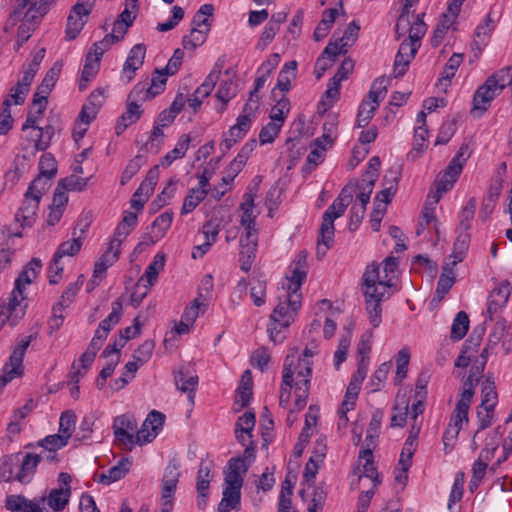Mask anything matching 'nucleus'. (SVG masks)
<instances>
[{"mask_svg":"<svg viewBox=\"0 0 512 512\" xmlns=\"http://www.w3.org/2000/svg\"><path fill=\"white\" fill-rule=\"evenodd\" d=\"M398 260L388 256L381 264H369L362 276V291L365 297L366 311L373 327L382 321L381 303L395 291Z\"/></svg>","mask_w":512,"mask_h":512,"instance_id":"f257e3e1","label":"nucleus"},{"mask_svg":"<svg viewBox=\"0 0 512 512\" xmlns=\"http://www.w3.org/2000/svg\"><path fill=\"white\" fill-rule=\"evenodd\" d=\"M297 362L294 353L287 355L282 370V383L280 387L279 404L287 408L291 398V390H294L295 406L302 410L307 403L312 376L311 363Z\"/></svg>","mask_w":512,"mask_h":512,"instance_id":"f03ea898","label":"nucleus"},{"mask_svg":"<svg viewBox=\"0 0 512 512\" xmlns=\"http://www.w3.org/2000/svg\"><path fill=\"white\" fill-rule=\"evenodd\" d=\"M357 191V199L359 200L358 205H363L366 208V205L370 201V196L373 191V188L370 186H364L361 184L354 186L348 185L338 197L333 201V203L326 209L322 217V224L320 228V236L318 239V247L317 253H321V245L324 246V250L322 251L325 254L326 250L332 246L334 240V221L341 217L346 208L352 202L353 192Z\"/></svg>","mask_w":512,"mask_h":512,"instance_id":"7ed1b4c3","label":"nucleus"},{"mask_svg":"<svg viewBox=\"0 0 512 512\" xmlns=\"http://www.w3.org/2000/svg\"><path fill=\"white\" fill-rule=\"evenodd\" d=\"M308 272L307 253L300 251L291 262L286 277L277 289V300L291 302L292 304L302 303L301 286L305 282Z\"/></svg>","mask_w":512,"mask_h":512,"instance_id":"20e7f679","label":"nucleus"},{"mask_svg":"<svg viewBox=\"0 0 512 512\" xmlns=\"http://www.w3.org/2000/svg\"><path fill=\"white\" fill-rule=\"evenodd\" d=\"M300 307V304L294 305L288 301L277 300V304L273 309L267 324L269 339L274 344L284 341L286 337L285 331L295 320Z\"/></svg>","mask_w":512,"mask_h":512,"instance_id":"39448f33","label":"nucleus"},{"mask_svg":"<svg viewBox=\"0 0 512 512\" xmlns=\"http://www.w3.org/2000/svg\"><path fill=\"white\" fill-rule=\"evenodd\" d=\"M469 148L467 145H462L456 155L450 161L448 167L439 176L435 184V191L428 194V201L432 200V204L436 205L441 199L442 195L449 191L454 183L457 181L459 175L462 172L463 165L469 158Z\"/></svg>","mask_w":512,"mask_h":512,"instance_id":"423d86ee","label":"nucleus"},{"mask_svg":"<svg viewBox=\"0 0 512 512\" xmlns=\"http://www.w3.org/2000/svg\"><path fill=\"white\" fill-rule=\"evenodd\" d=\"M507 82L506 72L497 71L489 76L474 94L472 111L478 112L481 116L489 108L493 99L507 86Z\"/></svg>","mask_w":512,"mask_h":512,"instance_id":"0eeeda50","label":"nucleus"},{"mask_svg":"<svg viewBox=\"0 0 512 512\" xmlns=\"http://www.w3.org/2000/svg\"><path fill=\"white\" fill-rule=\"evenodd\" d=\"M388 79L385 77L377 78L371 85L367 96L361 102L357 113V126L366 127L373 118L380 102L387 93Z\"/></svg>","mask_w":512,"mask_h":512,"instance_id":"6e6552de","label":"nucleus"},{"mask_svg":"<svg viewBox=\"0 0 512 512\" xmlns=\"http://www.w3.org/2000/svg\"><path fill=\"white\" fill-rule=\"evenodd\" d=\"M35 339V335L22 337L15 345L9 361L4 364L0 374V385L5 386L13 379L22 376L24 372L23 358L30 343Z\"/></svg>","mask_w":512,"mask_h":512,"instance_id":"1a4fd4ad","label":"nucleus"},{"mask_svg":"<svg viewBox=\"0 0 512 512\" xmlns=\"http://www.w3.org/2000/svg\"><path fill=\"white\" fill-rule=\"evenodd\" d=\"M27 307L26 294L13 288L8 298L0 305V327L5 324L15 326L24 317Z\"/></svg>","mask_w":512,"mask_h":512,"instance_id":"9d476101","label":"nucleus"},{"mask_svg":"<svg viewBox=\"0 0 512 512\" xmlns=\"http://www.w3.org/2000/svg\"><path fill=\"white\" fill-rule=\"evenodd\" d=\"M180 465L171 460L166 466L162 478L161 512H171L174 506V494L179 482Z\"/></svg>","mask_w":512,"mask_h":512,"instance_id":"9b49d317","label":"nucleus"},{"mask_svg":"<svg viewBox=\"0 0 512 512\" xmlns=\"http://www.w3.org/2000/svg\"><path fill=\"white\" fill-rule=\"evenodd\" d=\"M113 430L118 445L131 450L137 440V423L133 417L121 415L114 419Z\"/></svg>","mask_w":512,"mask_h":512,"instance_id":"f8f14e48","label":"nucleus"},{"mask_svg":"<svg viewBox=\"0 0 512 512\" xmlns=\"http://www.w3.org/2000/svg\"><path fill=\"white\" fill-rule=\"evenodd\" d=\"M393 411L394 414L391 417V426L403 427L408 417L416 421L417 417L423 413L424 405L422 400L418 399L410 408L406 396L398 394L395 399Z\"/></svg>","mask_w":512,"mask_h":512,"instance_id":"ddd939ff","label":"nucleus"},{"mask_svg":"<svg viewBox=\"0 0 512 512\" xmlns=\"http://www.w3.org/2000/svg\"><path fill=\"white\" fill-rule=\"evenodd\" d=\"M239 225L243 229L241 235H247V238H251L252 235H258L259 230L256 226V219L258 212L255 210L254 196L251 193H245L243 201L239 205Z\"/></svg>","mask_w":512,"mask_h":512,"instance_id":"4468645a","label":"nucleus"},{"mask_svg":"<svg viewBox=\"0 0 512 512\" xmlns=\"http://www.w3.org/2000/svg\"><path fill=\"white\" fill-rule=\"evenodd\" d=\"M360 26L352 21L345 29L343 35L339 38L333 36L328 45L324 49V54L329 57L336 58L338 55L345 54L347 49L351 47L358 38Z\"/></svg>","mask_w":512,"mask_h":512,"instance_id":"2eb2a0df","label":"nucleus"},{"mask_svg":"<svg viewBox=\"0 0 512 512\" xmlns=\"http://www.w3.org/2000/svg\"><path fill=\"white\" fill-rule=\"evenodd\" d=\"M223 64V61L218 60L215 63L211 72L206 77L205 81L195 90L192 96L188 98V105L194 112H196L200 108L203 99L209 96L210 93L212 92L221 74Z\"/></svg>","mask_w":512,"mask_h":512,"instance_id":"dca6fc26","label":"nucleus"},{"mask_svg":"<svg viewBox=\"0 0 512 512\" xmlns=\"http://www.w3.org/2000/svg\"><path fill=\"white\" fill-rule=\"evenodd\" d=\"M165 415L157 410H152L144 420L141 429L137 431L139 445L152 442L163 428Z\"/></svg>","mask_w":512,"mask_h":512,"instance_id":"f3484780","label":"nucleus"},{"mask_svg":"<svg viewBox=\"0 0 512 512\" xmlns=\"http://www.w3.org/2000/svg\"><path fill=\"white\" fill-rule=\"evenodd\" d=\"M474 391H472V380L465 381L460 399L456 403L453 414L450 418V425H455L457 428H462L463 423L468 422V411L472 402Z\"/></svg>","mask_w":512,"mask_h":512,"instance_id":"a211bd4d","label":"nucleus"},{"mask_svg":"<svg viewBox=\"0 0 512 512\" xmlns=\"http://www.w3.org/2000/svg\"><path fill=\"white\" fill-rule=\"evenodd\" d=\"M37 119L38 117H36V115L30 114L23 125V130L30 128L29 137L34 142V147L38 151H44L51 143L54 128L52 126H46L45 128L38 127L36 125Z\"/></svg>","mask_w":512,"mask_h":512,"instance_id":"6ab92c4d","label":"nucleus"},{"mask_svg":"<svg viewBox=\"0 0 512 512\" xmlns=\"http://www.w3.org/2000/svg\"><path fill=\"white\" fill-rule=\"evenodd\" d=\"M138 222L137 214L134 212L126 211L121 222L117 225L114 230L113 236L111 237L108 247L110 250L121 253V245L127 238V236L136 227Z\"/></svg>","mask_w":512,"mask_h":512,"instance_id":"aec40b11","label":"nucleus"},{"mask_svg":"<svg viewBox=\"0 0 512 512\" xmlns=\"http://www.w3.org/2000/svg\"><path fill=\"white\" fill-rule=\"evenodd\" d=\"M5 507L11 512H47L43 497L30 500L22 495H10L6 498Z\"/></svg>","mask_w":512,"mask_h":512,"instance_id":"412c9836","label":"nucleus"},{"mask_svg":"<svg viewBox=\"0 0 512 512\" xmlns=\"http://www.w3.org/2000/svg\"><path fill=\"white\" fill-rule=\"evenodd\" d=\"M359 465L362 468L359 469L358 481L359 483H363L364 481H369L371 487L376 488L379 484H381V479L379 477L377 468L373 462V453L370 448H365L359 453Z\"/></svg>","mask_w":512,"mask_h":512,"instance_id":"4be33fe9","label":"nucleus"},{"mask_svg":"<svg viewBox=\"0 0 512 512\" xmlns=\"http://www.w3.org/2000/svg\"><path fill=\"white\" fill-rule=\"evenodd\" d=\"M145 55L146 47L144 44H136L130 49L121 71V80L123 82L129 83L134 78L135 72L144 63Z\"/></svg>","mask_w":512,"mask_h":512,"instance_id":"5701e85b","label":"nucleus"},{"mask_svg":"<svg viewBox=\"0 0 512 512\" xmlns=\"http://www.w3.org/2000/svg\"><path fill=\"white\" fill-rule=\"evenodd\" d=\"M510 294L511 285L508 281L501 282L491 291L487 300V314L490 320L506 306Z\"/></svg>","mask_w":512,"mask_h":512,"instance_id":"b1692460","label":"nucleus"},{"mask_svg":"<svg viewBox=\"0 0 512 512\" xmlns=\"http://www.w3.org/2000/svg\"><path fill=\"white\" fill-rule=\"evenodd\" d=\"M419 47L420 43H416L408 39L401 43L394 62V73L396 76H402L405 74Z\"/></svg>","mask_w":512,"mask_h":512,"instance_id":"393cba45","label":"nucleus"},{"mask_svg":"<svg viewBox=\"0 0 512 512\" xmlns=\"http://www.w3.org/2000/svg\"><path fill=\"white\" fill-rule=\"evenodd\" d=\"M112 311L111 313L103 319L96 329L93 339L99 341L100 343H104L109 332L112 328L117 325L122 317V302L121 300H116L111 304Z\"/></svg>","mask_w":512,"mask_h":512,"instance_id":"a878e982","label":"nucleus"},{"mask_svg":"<svg viewBox=\"0 0 512 512\" xmlns=\"http://www.w3.org/2000/svg\"><path fill=\"white\" fill-rule=\"evenodd\" d=\"M239 244L240 268L242 271L248 272L256 258L258 235H252L251 238H247V235H240Z\"/></svg>","mask_w":512,"mask_h":512,"instance_id":"bb28decb","label":"nucleus"},{"mask_svg":"<svg viewBox=\"0 0 512 512\" xmlns=\"http://www.w3.org/2000/svg\"><path fill=\"white\" fill-rule=\"evenodd\" d=\"M39 202L36 198L24 195V200L15 214V219L21 227H31L35 223Z\"/></svg>","mask_w":512,"mask_h":512,"instance_id":"cd10ccee","label":"nucleus"},{"mask_svg":"<svg viewBox=\"0 0 512 512\" xmlns=\"http://www.w3.org/2000/svg\"><path fill=\"white\" fill-rule=\"evenodd\" d=\"M166 71H156L151 79V84L147 88L145 84H137L129 94L132 98L135 94H144L145 98H153L160 94L166 85L167 76Z\"/></svg>","mask_w":512,"mask_h":512,"instance_id":"c85d7f7f","label":"nucleus"},{"mask_svg":"<svg viewBox=\"0 0 512 512\" xmlns=\"http://www.w3.org/2000/svg\"><path fill=\"white\" fill-rule=\"evenodd\" d=\"M247 471V464L240 458H231L228 461L225 471L224 483L228 487L241 488L243 485V475Z\"/></svg>","mask_w":512,"mask_h":512,"instance_id":"c756f323","label":"nucleus"},{"mask_svg":"<svg viewBox=\"0 0 512 512\" xmlns=\"http://www.w3.org/2000/svg\"><path fill=\"white\" fill-rule=\"evenodd\" d=\"M42 269V262L38 258H33L26 264L23 271L16 278L14 289H18L25 294L26 288L37 278Z\"/></svg>","mask_w":512,"mask_h":512,"instance_id":"7c9ffc66","label":"nucleus"},{"mask_svg":"<svg viewBox=\"0 0 512 512\" xmlns=\"http://www.w3.org/2000/svg\"><path fill=\"white\" fill-rule=\"evenodd\" d=\"M89 14L74 6L72 7L66 25V38L68 40H73L79 35L88 20Z\"/></svg>","mask_w":512,"mask_h":512,"instance_id":"2f4dec72","label":"nucleus"},{"mask_svg":"<svg viewBox=\"0 0 512 512\" xmlns=\"http://www.w3.org/2000/svg\"><path fill=\"white\" fill-rule=\"evenodd\" d=\"M83 276L80 275L78 279L70 283L68 287L65 289L63 294L61 295L60 301L53 307V316L54 318L62 319L61 312L64 308L70 306V304L74 301L75 296L80 291L83 285Z\"/></svg>","mask_w":512,"mask_h":512,"instance_id":"473e14b6","label":"nucleus"},{"mask_svg":"<svg viewBox=\"0 0 512 512\" xmlns=\"http://www.w3.org/2000/svg\"><path fill=\"white\" fill-rule=\"evenodd\" d=\"M165 265V254L157 253L152 262L146 268L144 274L141 276L137 283V288L139 289L141 285H147L151 287L156 282L160 271L164 269Z\"/></svg>","mask_w":512,"mask_h":512,"instance_id":"72a5a7b5","label":"nucleus"},{"mask_svg":"<svg viewBox=\"0 0 512 512\" xmlns=\"http://www.w3.org/2000/svg\"><path fill=\"white\" fill-rule=\"evenodd\" d=\"M140 96L135 94L132 98H129V103L125 113L122 114L116 125V133L121 134L128 126L136 123L142 115V110L139 104L134 102V99Z\"/></svg>","mask_w":512,"mask_h":512,"instance_id":"f704fd0d","label":"nucleus"},{"mask_svg":"<svg viewBox=\"0 0 512 512\" xmlns=\"http://www.w3.org/2000/svg\"><path fill=\"white\" fill-rule=\"evenodd\" d=\"M175 384L178 390L187 393L189 402L193 405L198 386V376L179 371L175 374Z\"/></svg>","mask_w":512,"mask_h":512,"instance_id":"c9c22d12","label":"nucleus"},{"mask_svg":"<svg viewBox=\"0 0 512 512\" xmlns=\"http://www.w3.org/2000/svg\"><path fill=\"white\" fill-rule=\"evenodd\" d=\"M131 467V461L128 458L121 459L116 465L109 468L99 476L98 482L109 485L116 482L128 473Z\"/></svg>","mask_w":512,"mask_h":512,"instance_id":"e433bc0d","label":"nucleus"},{"mask_svg":"<svg viewBox=\"0 0 512 512\" xmlns=\"http://www.w3.org/2000/svg\"><path fill=\"white\" fill-rule=\"evenodd\" d=\"M419 431L420 426H416L415 424H413L411 434L404 443V447L402 449L398 463L400 467H403V470H409L411 466V459L417 447L416 438L418 436Z\"/></svg>","mask_w":512,"mask_h":512,"instance_id":"4c0bfd02","label":"nucleus"},{"mask_svg":"<svg viewBox=\"0 0 512 512\" xmlns=\"http://www.w3.org/2000/svg\"><path fill=\"white\" fill-rule=\"evenodd\" d=\"M437 222L438 221L435 215V205L432 204V200H427L419 217L416 234L418 236H423L425 230L429 229L430 227L434 228L437 232Z\"/></svg>","mask_w":512,"mask_h":512,"instance_id":"58836bf2","label":"nucleus"},{"mask_svg":"<svg viewBox=\"0 0 512 512\" xmlns=\"http://www.w3.org/2000/svg\"><path fill=\"white\" fill-rule=\"evenodd\" d=\"M103 102V92L101 90H96L91 93L89 97V103L84 105L82 111L79 115V118L85 126H88L89 123L95 118L99 107Z\"/></svg>","mask_w":512,"mask_h":512,"instance_id":"ea45409f","label":"nucleus"},{"mask_svg":"<svg viewBox=\"0 0 512 512\" xmlns=\"http://www.w3.org/2000/svg\"><path fill=\"white\" fill-rule=\"evenodd\" d=\"M469 243H470V234L469 233L457 232V237H456V240L453 245V250L449 257L450 259H452V261L450 263H446V265L447 266L448 265L455 266L459 262H462L466 256L467 251H468Z\"/></svg>","mask_w":512,"mask_h":512,"instance_id":"a19ab883","label":"nucleus"},{"mask_svg":"<svg viewBox=\"0 0 512 512\" xmlns=\"http://www.w3.org/2000/svg\"><path fill=\"white\" fill-rule=\"evenodd\" d=\"M100 67V58L88 52L85 64L82 69L81 78L79 80V89L84 90L88 83L95 77Z\"/></svg>","mask_w":512,"mask_h":512,"instance_id":"79ce46f5","label":"nucleus"},{"mask_svg":"<svg viewBox=\"0 0 512 512\" xmlns=\"http://www.w3.org/2000/svg\"><path fill=\"white\" fill-rule=\"evenodd\" d=\"M211 471L209 466L201 464L197 475L198 506L203 508L206 505L209 484L211 481Z\"/></svg>","mask_w":512,"mask_h":512,"instance_id":"37998d69","label":"nucleus"},{"mask_svg":"<svg viewBox=\"0 0 512 512\" xmlns=\"http://www.w3.org/2000/svg\"><path fill=\"white\" fill-rule=\"evenodd\" d=\"M191 138L187 134H183L178 139L173 150L168 152L162 159L161 165L169 167L175 160L181 159L186 155L189 149Z\"/></svg>","mask_w":512,"mask_h":512,"instance_id":"c03bdc74","label":"nucleus"},{"mask_svg":"<svg viewBox=\"0 0 512 512\" xmlns=\"http://www.w3.org/2000/svg\"><path fill=\"white\" fill-rule=\"evenodd\" d=\"M241 488L225 486L223 497L218 505V512H230L240 506Z\"/></svg>","mask_w":512,"mask_h":512,"instance_id":"a18cd8bd","label":"nucleus"},{"mask_svg":"<svg viewBox=\"0 0 512 512\" xmlns=\"http://www.w3.org/2000/svg\"><path fill=\"white\" fill-rule=\"evenodd\" d=\"M40 460V455L26 454L22 460L20 471L17 474V480L21 483L30 482Z\"/></svg>","mask_w":512,"mask_h":512,"instance_id":"49530a36","label":"nucleus"},{"mask_svg":"<svg viewBox=\"0 0 512 512\" xmlns=\"http://www.w3.org/2000/svg\"><path fill=\"white\" fill-rule=\"evenodd\" d=\"M477 202L474 197L470 198L465 206L461 209L458 220L459 224L457 227V232H464L468 233L469 229L471 228L472 221L475 216Z\"/></svg>","mask_w":512,"mask_h":512,"instance_id":"de8ad7c7","label":"nucleus"},{"mask_svg":"<svg viewBox=\"0 0 512 512\" xmlns=\"http://www.w3.org/2000/svg\"><path fill=\"white\" fill-rule=\"evenodd\" d=\"M296 74L297 62L293 60L285 63L278 75L277 88L282 92H287L291 87V81L296 78Z\"/></svg>","mask_w":512,"mask_h":512,"instance_id":"09e8293b","label":"nucleus"},{"mask_svg":"<svg viewBox=\"0 0 512 512\" xmlns=\"http://www.w3.org/2000/svg\"><path fill=\"white\" fill-rule=\"evenodd\" d=\"M119 256V252L110 250V247H107L102 256L96 261L94 265L93 275L95 277L103 279L107 269L111 267L119 259Z\"/></svg>","mask_w":512,"mask_h":512,"instance_id":"8fccbe9b","label":"nucleus"},{"mask_svg":"<svg viewBox=\"0 0 512 512\" xmlns=\"http://www.w3.org/2000/svg\"><path fill=\"white\" fill-rule=\"evenodd\" d=\"M70 487L53 489L47 498V504L53 511H61L67 505L70 498Z\"/></svg>","mask_w":512,"mask_h":512,"instance_id":"3c124183","label":"nucleus"},{"mask_svg":"<svg viewBox=\"0 0 512 512\" xmlns=\"http://www.w3.org/2000/svg\"><path fill=\"white\" fill-rule=\"evenodd\" d=\"M328 146L329 145L324 143L320 138H317L312 142L311 151L306 159L307 169L312 170L323 161Z\"/></svg>","mask_w":512,"mask_h":512,"instance_id":"603ef678","label":"nucleus"},{"mask_svg":"<svg viewBox=\"0 0 512 512\" xmlns=\"http://www.w3.org/2000/svg\"><path fill=\"white\" fill-rule=\"evenodd\" d=\"M72 235V239L64 241L59 245L54 254L57 258L62 259L64 256L73 257L80 251L83 238L81 235L76 236V232H73Z\"/></svg>","mask_w":512,"mask_h":512,"instance_id":"864d4df0","label":"nucleus"},{"mask_svg":"<svg viewBox=\"0 0 512 512\" xmlns=\"http://www.w3.org/2000/svg\"><path fill=\"white\" fill-rule=\"evenodd\" d=\"M457 17H452V15L448 12H445L442 14L436 28L433 32L432 37V46L437 47L442 42L445 34L448 32V30L453 26L455 23Z\"/></svg>","mask_w":512,"mask_h":512,"instance_id":"5fc2aeb1","label":"nucleus"},{"mask_svg":"<svg viewBox=\"0 0 512 512\" xmlns=\"http://www.w3.org/2000/svg\"><path fill=\"white\" fill-rule=\"evenodd\" d=\"M207 306V299L204 296V294L200 292L198 296L193 300L191 305L185 308L182 318L194 324L199 314L203 313L206 310Z\"/></svg>","mask_w":512,"mask_h":512,"instance_id":"6e6d98bb","label":"nucleus"},{"mask_svg":"<svg viewBox=\"0 0 512 512\" xmlns=\"http://www.w3.org/2000/svg\"><path fill=\"white\" fill-rule=\"evenodd\" d=\"M172 220L173 213L171 211H165L156 217L152 224V237L155 239V241H158L164 237L172 224Z\"/></svg>","mask_w":512,"mask_h":512,"instance_id":"4d7b16f0","label":"nucleus"},{"mask_svg":"<svg viewBox=\"0 0 512 512\" xmlns=\"http://www.w3.org/2000/svg\"><path fill=\"white\" fill-rule=\"evenodd\" d=\"M351 339V328H345V332L342 334L337 349L334 353V366L336 369H339L340 365L346 360L348 349L351 344Z\"/></svg>","mask_w":512,"mask_h":512,"instance_id":"13d9d810","label":"nucleus"},{"mask_svg":"<svg viewBox=\"0 0 512 512\" xmlns=\"http://www.w3.org/2000/svg\"><path fill=\"white\" fill-rule=\"evenodd\" d=\"M469 317L466 312L459 311L451 326V339L459 341L466 335L469 329Z\"/></svg>","mask_w":512,"mask_h":512,"instance_id":"bf43d9fd","label":"nucleus"},{"mask_svg":"<svg viewBox=\"0 0 512 512\" xmlns=\"http://www.w3.org/2000/svg\"><path fill=\"white\" fill-rule=\"evenodd\" d=\"M501 438V427L491 430L486 438L485 446L479 455H482V458L491 460L494 457L495 451L498 449Z\"/></svg>","mask_w":512,"mask_h":512,"instance_id":"052dcab7","label":"nucleus"},{"mask_svg":"<svg viewBox=\"0 0 512 512\" xmlns=\"http://www.w3.org/2000/svg\"><path fill=\"white\" fill-rule=\"evenodd\" d=\"M208 32L209 28H191L190 34L183 37L182 45L184 49L194 50L201 46L206 41Z\"/></svg>","mask_w":512,"mask_h":512,"instance_id":"680f3d73","label":"nucleus"},{"mask_svg":"<svg viewBox=\"0 0 512 512\" xmlns=\"http://www.w3.org/2000/svg\"><path fill=\"white\" fill-rule=\"evenodd\" d=\"M207 192L202 189H191L184 199L181 214L186 215L192 212L205 199Z\"/></svg>","mask_w":512,"mask_h":512,"instance_id":"e2e57ef3","label":"nucleus"},{"mask_svg":"<svg viewBox=\"0 0 512 512\" xmlns=\"http://www.w3.org/2000/svg\"><path fill=\"white\" fill-rule=\"evenodd\" d=\"M381 422L382 413L375 412L370 420L369 427L367 429V434L365 438L366 448H370L372 450L376 446V439L379 436Z\"/></svg>","mask_w":512,"mask_h":512,"instance_id":"0e129e2a","label":"nucleus"},{"mask_svg":"<svg viewBox=\"0 0 512 512\" xmlns=\"http://www.w3.org/2000/svg\"><path fill=\"white\" fill-rule=\"evenodd\" d=\"M50 181L51 178L39 174L38 177L32 181L25 194L40 201L41 197L50 188Z\"/></svg>","mask_w":512,"mask_h":512,"instance_id":"69168bd1","label":"nucleus"},{"mask_svg":"<svg viewBox=\"0 0 512 512\" xmlns=\"http://www.w3.org/2000/svg\"><path fill=\"white\" fill-rule=\"evenodd\" d=\"M482 401L481 406L486 408H494L498 401V396L496 392V387L493 381L486 379L482 383Z\"/></svg>","mask_w":512,"mask_h":512,"instance_id":"338daca9","label":"nucleus"},{"mask_svg":"<svg viewBox=\"0 0 512 512\" xmlns=\"http://www.w3.org/2000/svg\"><path fill=\"white\" fill-rule=\"evenodd\" d=\"M214 7L212 4H203L195 13L192 19V28L206 29L210 27L209 17L213 15Z\"/></svg>","mask_w":512,"mask_h":512,"instance_id":"774afa93","label":"nucleus"}]
</instances>
